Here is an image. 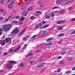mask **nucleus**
<instances>
[{
	"label": "nucleus",
	"mask_w": 75,
	"mask_h": 75,
	"mask_svg": "<svg viewBox=\"0 0 75 75\" xmlns=\"http://www.w3.org/2000/svg\"><path fill=\"white\" fill-rule=\"evenodd\" d=\"M11 26H12V24H8L3 25V27L4 28V30L5 31H9L11 28Z\"/></svg>",
	"instance_id": "obj_1"
},
{
	"label": "nucleus",
	"mask_w": 75,
	"mask_h": 75,
	"mask_svg": "<svg viewBox=\"0 0 75 75\" xmlns=\"http://www.w3.org/2000/svg\"><path fill=\"white\" fill-rule=\"evenodd\" d=\"M62 2L64 4H68L69 2V0H57L56 2V4H59L60 3Z\"/></svg>",
	"instance_id": "obj_2"
},
{
	"label": "nucleus",
	"mask_w": 75,
	"mask_h": 75,
	"mask_svg": "<svg viewBox=\"0 0 75 75\" xmlns=\"http://www.w3.org/2000/svg\"><path fill=\"white\" fill-rule=\"evenodd\" d=\"M8 63L9 64H8L6 65V67H7L8 68L10 69L13 67L12 64H16V62L9 61H8Z\"/></svg>",
	"instance_id": "obj_3"
},
{
	"label": "nucleus",
	"mask_w": 75,
	"mask_h": 75,
	"mask_svg": "<svg viewBox=\"0 0 75 75\" xmlns=\"http://www.w3.org/2000/svg\"><path fill=\"white\" fill-rule=\"evenodd\" d=\"M18 28L17 27L15 28L13 31L11 33V34H12V35H14V34H15L16 33H18V32L19 31V30H18Z\"/></svg>",
	"instance_id": "obj_4"
},
{
	"label": "nucleus",
	"mask_w": 75,
	"mask_h": 75,
	"mask_svg": "<svg viewBox=\"0 0 75 75\" xmlns=\"http://www.w3.org/2000/svg\"><path fill=\"white\" fill-rule=\"evenodd\" d=\"M21 47V46H19L17 49H16L15 50H14L13 49H11L9 50V52L10 53H11L13 52H14V51L15 52H16V51H18L20 49V47Z\"/></svg>",
	"instance_id": "obj_5"
},
{
	"label": "nucleus",
	"mask_w": 75,
	"mask_h": 75,
	"mask_svg": "<svg viewBox=\"0 0 75 75\" xmlns=\"http://www.w3.org/2000/svg\"><path fill=\"white\" fill-rule=\"evenodd\" d=\"M13 23L16 24H19V25H23V22L20 21L19 22H17L16 21H14Z\"/></svg>",
	"instance_id": "obj_6"
},
{
	"label": "nucleus",
	"mask_w": 75,
	"mask_h": 75,
	"mask_svg": "<svg viewBox=\"0 0 75 75\" xmlns=\"http://www.w3.org/2000/svg\"><path fill=\"white\" fill-rule=\"evenodd\" d=\"M6 43H10L11 41V38H7L6 39Z\"/></svg>",
	"instance_id": "obj_7"
},
{
	"label": "nucleus",
	"mask_w": 75,
	"mask_h": 75,
	"mask_svg": "<svg viewBox=\"0 0 75 75\" xmlns=\"http://www.w3.org/2000/svg\"><path fill=\"white\" fill-rule=\"evenodd\" d=\"M13 7V1H12L8 5V7L9 8H11Z\"/></svg>",
	"instance_id": "obj_8"
},
{
	"label": "nucleus",
	"mask_w": 75,
	"mask_h": 75,
	"mask_svg": "<svg viewBox=\"0 0 75 75\" xmlns=\"http://www.w3.org/2000/svg\"><path fill=\"white\" fill-rule=\"evenodd\" d=\"M65 12V10L62 9L59 11V13L60 14H63Z\"/></svg>",
	"instance_id": "obj_9"
},
{
	"label": "nucleus",
	"mask_w": 75,
	"mask_h": 75,
	"mask_svg": "<svg viewBox=\"0 0 75 75\" xmlns=\"http://www.w3.org/2000/svg\"><path fill=\"white\" fill-rule=\"evenodd\" d=\"M64 21L62 20L57 22V23L58 24H61L62 23H64Z\"/></svg>",
	"instance_id": "obj_10"
},
{
	"label": "nucleus",
	"mask_w": 75,
	"mask_h": 75,
	"mask_svg": "<svg viewBox=\"0 0 75 75\" xmlns=\"http://www.w3.org/2000/svg\"><path fill=\"white\" fill-rule=\"evenodd\" d=\"M25 19V18L23 16H22L20 18L19 20L20 21H23Z\"/></svg>",
	"instance_id": "obj_11"
},
{
	"label": "nucleus",
	"mask_w": 75,
	"mask_h": 75,
	"mask_svg": "<svg viewBox=\"0 0 75 75\" xmlns=\"http://www.w3.org/2000/svg\"><path fill=\"white\" fill-rule=\"evenodd\" d=\"M39 6L40 7H45V4L43 3L39 5Z\"/></svg>",
	"instance_id": "obj_12"
},
{
	"label": "nucleus",
	"mask_w": 75,
	"mask_h": 75,
	"mask_svg": "<svg viewBox=\"0 0 75 75\" xmlns=\"http://www.w3.org/2000/svg\"><path fill=\"white\" fill-rule=\"evenodd\" d=\"M22 15L23 16H26L27 15V12H23L22 13Z\"/></svg>",
	"instance_id": "obj_13"
},
{
	"label": "nucleus",
	"mask_w": 75,
	"mask_h": 75,
	"mask_svg": "<svg viewBox=\"0 0 75 75\" xmlns=\"http://www.w3.org/2000/svg\"><path fill=\"white\" fill-rule=\"evenodd\" d=\"M19 67H25V64L24 63L21 64H19Z\"/></svg>",
	"instance_id": "obj_14"
},
{
	"label": "nucleus",
	"mask_w": 75,
	"mask_h": 75,
	"mask_svg": "<svg viewBox=\"0 0 75 75\" xmlns=\"http://www.w3.org/2000/svg\"><path fill=\"white\" fill-rule=\"evenodd\" d=\"M57 30H59L60 31V30H62V27H59L57 28Z\"/></svg>",
	"instance_id": "obj_15"
},
{
	"label": "nucleus",
	"mask_w": 75,
	"mask_h": 75,
	"mask_svg": "<svg viewBox=\"0 0 75 75\" xmlns=\"http://www.w3.org/2000/svg\"><path fill=\"white\" fill-rule=\"evenodd\" d=\"M11 17V16H9V17L8 18V19H6L5 20V22H7V21H8V20L10 18V17Z\"/></svg>",
	"instance_id": "obj_16"
},
{
	"label": "nucleus",
	"mask_w": 75,
	"mask_h": 75,
	"mask_svg": "<svg viewBox=\"0 0 75 75\" xmlns=\"http://www.w3.org/2000/svg\"><path fill=\"white\" fill-rule=\"evenodd\" d=\"M33 55V53H29L26 56V57H30V56H32Z\"/></svg>",
	"instance_id": "obj_17"
},
{
	"label": "nucleus",
	"mask_w": 75,
	"mask_h": 75,
	"mask_svg": "<svg viewBox=\"0 0 75 75\" xmlns=\"http://www.w3.org/2000/svg\"><path fill=\"white\" fill-rule=\"evenodd\" d=\"M3 28H1L0 29V35L3 34Z\"/></svg>",
	"instance_id": "obj_18"
},
{
	"label": "nucleus",
	"mask_w": 75,
	"mask_h": 75,
	"mask_svg": "<svg viewBox=\"0 0 75 75\" xmlns=\"http://www.w3.org/2000/svg\"><path fill=\"white\" fill-rule=\"evenodd\" d=\"M33 9V7H30L28 9V11H31V10H32Z\"/></svg>",
	"instance_id": "obj_19"
},
{
	"label": "nucleus",
	"mask_w": 75,
	"mask_h": 75,
	"mask_svg": "<svg viewBox=\"0 0 75 75\" xmlns=\"http://www.w3.org/2000/svg\"><path fill=\"white\" fill-rule=\"evenodd\" d=\"M5 44H6V43H5V41L4 40H2V42L1 45H4Z\"/></svg>",
	"instance_id": "obj_20"
},
{
	"label": "nucleus",
	"mask_w": 75,
	"mask_h": 75,
	"mask_svg": "<svg viewBox=\"0 0 75 75\" xmlns=\"http://www.w3.org/2000/svg\"><path fill=\"white\" fill-rule=\"evenodd\" d=\"M34 62H35V61L34 60H32L29 62V63L31 64H32L34 63Z\"/></svg>",
	"instance_id": "obj_21"
},
{
	"label": "nucleus",
	"mask_w": 75,
	"mask_h": 75,
	"mask_svg": "<svg viewBox=\"0 0 75 75\" xmlns=\"http://www.w3.org/2000/svg\"><path fill=\"white\" fill-rule=\"evenodd\" d=\"M46 46H51L52 45V43H48L46 44Z\"/></svg>",
	"instance_id": "obj_22"
},
{
	"label": "nucleus",
	"mask_w": 75,
	"mask_h": 75,
	"mask_svg": "<svg viewBox=\"0 0 75 75\" xmlns=\"http://www.w3.org/2000/svg\"><path fill=\"white\" fill-rule=\"evenodd\" d=\"M45 17L47 19H49V18H50V15H47L45 16Z\"/></svg>",
	"instance_id": "obj_23"
},
{
	"label": "nucleus",
	"mask_w": 75,
	"mask_h": 75,
	"mask_svg": "<svg viewBox=\"0 0 75 75\" xmlns=\"http://www.w3.org/2000/svg\"><path fill=\"white\" fill-rule=\"evenodd\" d=\"M72 60V58L71 57H69L66 59L67 61H71Z\"/></svg>",
	"instance_id": "obj_24"
},
{
	"label": "nucleus",
	"mask_w": 75,
	"mask_h": 75,
	"mask_svg": "<svg viewBox=\"0 0 75 75\" xmlns=\"http://www.w3.org/2000/svg\"><path fill=\"white\" fill-rule=\"evenodd\" d=\"M48 27V25H45V26L41 28H47V27Z\"/></svg>",
	"instance_id": "obj_25"
},
{
	"label": "nucleus",
	"mask_w": 75,
	"mask_h": 75,
	"mask_svg": "<svg viewBox=\"0 0 75 75\" xmlns=\"http://www.w3.org/2000/svg\"><path fill=\"white\" fill-rule=\"evenodd\" d=\"M40 35H44V31H41L40 32Z\"/></svg>",
	"instance_id": "obj_26"
},
{
	"label": "nucleus",
	"mask_w": 75,
	"mask_h": 75,
	"mask_svg": "<svg viewBox=\"0 0 75 75\" xmlns=\"http://www.w3.org/2000/svg\"><path fill=\"white\" fill-rule=\"evenodd\" d=\"M41 67H42L44 66V63H41L40 64Z\"/></svg>",
	"instance_id": "obj_27"
},
{
	"label": "nucleus",
	"mask_w": 75,
	"mask_h": 75,
	"mask_svg": "<svg viewBox=\"0 0 75 75\" xmlns=\"http://www.w3.org/2000/svg\"><path fill=\"white\" fill-rule=\"evenodd\" d=\"M28 45V44H26V45H24V47H23V49H25V48H26V47Z\"/></svg>",
	"instance_id": "obj_28"
},
{
	"label": "nucleus",
	"mask_w": 75,
	"mask_h": 75,
	"mask_svg": "<svg viewBox=\"0 0 75 75\" xmlns=\"http://www.w3.org/2000/svg\"><path fill=\"white\" fill-rule=\"evenodd\" d=\"M41 26V25H37L36 26L35 28H36V29H37V28H39V27H40Z\"/></svg>",
	"instance_id": "obj_29"
},
{
	"label": "nucleus",
	"mask_w": 75,
	"mask_h": 75,
	"mask_svg": "<svg viewBox=\"0 0 75 75\" xmlns=\"http://www.w3.org/2000/svg\"><path fill=\"white\" fill-rule=\"evenodd\" d=\"M69 3H73L74 0H69Z\"/></svg>",
	"instance_id": "obj_30"
},
{
	"label": "nucleus",
	"mask_w": 75,
	"mask_h": 75,
	"mask_svg": "<svg viewBox=\"0 0 75 75\" xmlns=\"http://www.w3.org/2000/svg\"><path fill=\"white\" fill-rule=\"evenodd\" d=\"M35 17L33 16H32L30 17V19L31 20H34V19Z\"/></svg>",
	"instance_id": "obj_31"
},
{
	"label": "nucleus",
	"mask_w": 75,
	"mask_h": 75,
	"mask_svg": "<svg viewBox=\"0 0 75 75\" xmlns=\"http://www.w3.org/2000/svg\"><path fill=\"white\" fill-rule=\"evenodd\" d=\"M37 37V35H34L31 38V39H33V38H34L35 37Z\"/></svg>",
	"instance_id": "obj_32"
},
{
	"label": "nucleus",
	"mask_w": 75,
	"mask_h": 75,
	"mask_svg": "<svg viewBox=\"0 0 75 75\" xmlns=\"http://www.w3.org/2000/svg\"><path fill=\"white\" fill-rule=\"evenodd\" d=\"M54 13L53 12H52L51 14V17H54Z\"/></svg>",
	"instance_id": "obj_33"
},
{
	"label": "nucleus",
	"mask_w": 75,
	"mask_h": 75,
	"mask_svg": "<svg viewBox=\"0 0 75 75\" xmlns=\"http://www.w3.org/2000/svg\"><path fill=\"white\" fill-rule=\"evenodd\" d=\"M64 63V61H61L59 62V64H62Z\"/></svg>",
	"instance_id": "obj_34"
},
{
	"label": "nucleus",
	"mask_w": 75,
	"mask_h": 75,
	"mask_svg": "<svg viewBox=\"0 0 75 75\" xmlns=\"http://www.w3.org/2000/svg\"><path fill=\"white\" fill-rule=\"evenodd\" d=\"M8 55V53L6 52L3 54V55H4V56H6V55Z\"/></svg>",
	"instance_id": "obj_35"
},
{
	"label": "nucleus",
	"mask_w": 75,
	"mask_h": 75,
	"mask_svg": "<svg viewBox=\"0 0 75 75\" xmlns=\"http://www.w3.org/2000/svg\"><path fill=\"white\" fill-rule=\"evenodd\" d=\"M47 33H48V32H47V31H44L43 33H44V35H45V34H47Z\"/></svg>",
	"instance_id": "obj_36"
},
{
	"label": "nucleus",
	"mask_w": 75,
	"mask_h": 75,
	"mask_svg": "<svg viewBox=\"0 0 75 75\" xmlns=\"http://www.w3.org/2000/svg\"><path fill=\"white\" fill-rule=\"evenodd\" d=\"M25 29H24L22 31V32L21 33V34H23L24 33V31H25Z\"/></svg>",
	"instance_id": "obj_37"
},
{
	"label": "nucleus",
	"mask_w": 75,
	"mask_h": 75,
	"mask_svg": "<svg viewBox=\"0 0 75 75\" xmlns=\"http://www.w3.org/2000/svg\"><path fill=\"white\" fill-rule=\"evenodd\" d=\"M35 12L37 13H39L38 14H41V13L39 11H36Z\"/></svg>",
	"instance_id": "obj_38"
},
{
	"label": "nucleus",
	"mask_w": 75,
	"mask_h": 75,
	"mask_svg": "<svg viewBox=\"0 0 75 75\" xmlns=\"http://www.w3.org/2000/svg\"><path fill=\"white\" fill-rule=\"evenodd\" d=\"M64 35V33H61V34L59 35V36H61V37H62L63 36V35Z\"/></svg>",
	"instance_id": "obj_39"
},
{
	"label": "nucleus",
	"mask_w": 75,
	"mask_h": 75,
	"mask_svg": "<svg viewBox=\"0 0 75 75\" xmlns=\"http://www.w3.org/2000/svg\"><path fill=\"white\" fill-rule=\"evenodd\" d=\"M72 8L71 7H69L68 8V10H72Z\"/></svg>",
	"instance_id": "obj_40"
},
{
	"label": "nucleus",
	"mask_w": 75,
	"mask_h": 75,
	"mask_svg": "<svg viewBox=\"0 0 75 75\" xmlns=\"http://www.w3.org/2000/svg\"><path fill=\"white\" fill-rule=\"evenodd\" d=\"M52 8L53 10H54V9H56V8H58V7H55Z\"/></svg>",
	"instance_id": "obj_41"
},
{
	"label": "nucleus",
	"mask_w": 75,
	"mask_h": 75,
	"mask_svg": "<svg viewBox=\"0 0 75 75\" xmlns=\"http://www.w3.org/2000/svg\"><path fill=\"white\" fill-rule=\"evenodd\" d=\"M36 68H41V66H40V65L39 66H37L36 67Z\"/></svg>",
	"instance_id": "obj_42"
},
{
	"label": "nucleus",
	"mask_w": 75,
	"mask_h": 75,
	"mask_svg": "<svg viewBox=\"0 0 75 75\" xmlns=\"http://www.w3.org/2000/svg\"><path fill=\"white\" fill-rule=\"evenodd\" d=\"M69 73H70V72L66 71L65 72V74H69Z\"/></svg>",
	"instance_id": "obj_43"
},
{
	"label": "nucleus",
	"mask_w": 75,
	"mask_h": 75,
	"mask_svg": "<svg viewBox=\"0 0 75 75\" xmlns=\"http://www.w3.org/2000/svg\"><path fill=\"white\" fill-rule=\"evenodd\" d=\"M19 18H20V16H16L15 17V18H17V19Z\"/></svg>",
	"instance_id": "obj_44"
},
{
	"label": "nucleus",
	"mask_w": 75,
	"mask_h": 75,
	"mask_svg": "<svg viewBox=\"0 0 75 75\" xmlns=\"http://www.w3.org/2000/svg\"><path fill=\"white\" fill-rule=\"evenodd\" d=\"M27 39L26 38H23V41H26V40Z\"/></svg>",
	"instance_id": "obj_45"
},
{
	"label": "nucleus",
	"mask_w": 75,
	"mask_h": 75,
	"mask_svg": "<svg viewBox=\"0 0 75 75\" xmlns=\"http://www.w3.org/2000/svg\"><path fill=\"white\" fill-rule=\"evenodd\" d=\"M4 1H3V0H1V4H3V3H4Z\"/></svg>",
	"instance_id": "obj_46"
},
{
	"label": "nucleus",
	"mask_w": 75,
	"mask_h": 75,
	"mask_svg": "<svg viewBox=\"0 0 75 75\" xmlns=\"http://www.w3.org/2000/svg\"><path fill=\"white\" fill-rule=\"evenodd\" d=\"M62 58V57L61 56H59V57H58L57 58V59H60L61 58Z\"/></svg>",
	"instance_id": "obj_47"
},
{
	"label": "nucleus",
	"mask_w": 75,
	"mask_h": 75,
	"mask_svg": "<svg viewBox=\"0 0 75 75\" xmlns=\"http://www.w3.org/2000/svg\"><path fill=\"white\" fill-rule=\"evenodd\" d=\"M49 39V40H50V41H51L52 40V39H53V38H50Z\"/></svg>",
	"instance_id": "obj_48"
},
{
	"label": "nucleus",
	"mask_w": 75,
	"mask_h": 75,
	"mask_svg": "<svg viewBox=\"0 0 75 75\" xmlns=\"http://www.w3.org/2000/svg\"><path fill=\"white\" fill-rule=\"evenodd\" d=\"M40 45H44V43H40Z\"/></svg>",
	"instance_id": "obj_49"
},
{
	"label": "nucleus",
	"mask_w": 75,
	"mask_h": 75,
	"mask_svg": "<svg viewBox=\"0 0 75 75\" xmlns=\"http://www.w3.org/2000/svg\"><path fill=\"white\" fill-rule=\"evenodd\" d=\"M48 41H50V40H49V39H47L46 40V42H48Z\"/></svg>",
	"instance_id": "obj_50"
},
{
	"label": "nucleus",
	"mask_w": 75,
	"mask_h": 75,
	"mask_svg": "<svg viewBox=\"0 0 75 75\" xmlns=\"http://www.w3.org/2000/svg\"><path fill=\"white\" fill-rule=\"evenodd\" d=\"M71 21H75V18H74L72 19Z\"/></svg>",
	"instance_id": "obj_51"
},
{
	"label": "nucleus",
	"mask_w": 75,
	"mask_h": 75,
	"mask_svg": "<svg viewBox=\"0 0 75 75\" xmlns=\"http://www.w3.org/2000/svg\"><path fill=\"white\" fill-rule=\"evenodd\" d=\"M72 70H75V67H74L72 69Z\"/></svg>",
	"instance_id": "obj_52"
},
{
	"label": "nucleus",
	"mask_w": 75,
	"mask_h": 75,
	"mask_svg": "<svg viewBox=\"0 0 75 75\" xmlns=\"http://www.w3.org/2000/svg\"><path fill=\"white\" fill-rule=\"evenodd\" d=\"M65 54H66V52H63L62 53V55H65Z\"/></svg>",
	"instance_id": "obj_53"
},
{
	"label": "nucleus",
	"mask_w": 75,
	"mask_h": 75,
	"mask_svg": "<svg viewBox=\"0 0 75 75\" xmlns=\"http://www.w3.org/2000/svg\"><path fill=\"white\" fill-rule=\"evenodd\" d=\"M21 8L22 9L24 8H25V6H22L21 7Z\"/></svg>",
	"instance_id": "obj_54"
},
{
	"label": "nucleus",
	"mask_w": 75,
	"mask_h": 75,
	"mask_svg": "<svg viewBox=\"0 0 75 75\" xmlns=\"http://www.w3.org/2000/svg\"><path fill=\"white\" fill-rule=\"evenodd\" d=\"M26 37H26V38L27 39H28V38L30 37V36H27Z\"/></svg>",
	"instance_id": "obj_55"
},
{
	"label": "nucleus",
	"mask_w": 75,
	"mask_h": 75,
	"mask_svg": "<svg viewBox=\"0 0 75 75\" xmlns=\"http://www.w3.org/2000/svg\"><path fill=\"white\" fill-rule=\"evenodd\" d=\"M44 71V70H43L42 71H40V72L41 73H42V72H43Z\"/></svg>",
	"instance_id": "obj_56"
},
{
	"label": "nucleus",
	"mask_w": 75,
	"mask_h": 75,
	"mask_svg": "<svg viewBox=\"0 0 75 75\" xmlns=\"http://www.w3.org/2000/svg\"><path fill=\"white\" fill-rule=\"evenodd\" d=\"M3 19V17H0V20H2Z\"/></svg>",
	"instance_id": "obj_57"
},
{
	"label": "nucleus",
	"mask_w": 75,
	"mask_h": 75,
	"mask_svg": "<svg viewBox=\"0 0 75 75\" xmlns=\"http://www.w3.org/2000/svg\"><path fill=\"white\" fill-rule=\"evenodd\" d=\"M4 71V70H2L0 71V72H3Z\"/></svg>",
	"instance_id": "obj_58"
},
{
	"label": "nucleus",
	"mask_w": 75,
	"mask_h": 75,
	"mask_svg": "<svg viewBox=\"0 0 75 75\" xmlns=\"http://www.w3.org/2000/svg\"><path fill=\"white\" fill-rule=\"evenodd\" d=\"M46 22H45L44 21H43V22H42V23L43 24H45V23H46Z\"/></svg>",
	"instance_id": "obj_59"
},
{
	"label": "nucleus",
	"mask_w": 75,
	"mask_h": 75,
	"mask_svg": "<svg viewBox=\"0 0 75 75\" xmlns=\"http://www.w3.org/2000/svg\"><path fill=\"white\" fill-rule=\"evenodd\" d=\"M61 71V69L58 70L57 71V72H59Z\"/></svg>",
	"instance_id": "obj_60"
},
{
	"label": "nucleus",
	"mask_w": 75,
	"mask_h": 75,
	"mask_svg": "<svg viewBox=\"0 0 75 75\" xmlns=\"http://www.w3.org/2000/svg\"><path fill=\"white\" fill-rule=\"evenodd\" d=\"M1 11H3V10L1 9H0V13H1Z\"/></svg>",
	"instance_id": "obj_61"
},
{
	"label": "nucleus",
	"mask_w": 75,
	"mask_h": 75,
	"mask_svg": "<svg viewBox=\"0 0 75 75\" xmlns=\"http://www.w3.org/2000/svg\"><path fill=\"white\" fill-rule=\"evenodd\" d=\"M2 42H3V40H2V41H0V44H1Z\"/></svg>",
	"instance_id": "obj_62"
},
{
	"label": "nucleus",
	"mask_w": 75,
	"mask_h": 75,
	"mask_svg": "<svg viewBox=\"0 0 75 75\" xmlns=\"http://www.w3.org/2000/svg\"><path fill=\"white\" fill-rule=\"evenodd\" d=\"M43 59H41L40 60V61H43Z\"/></svg>",
	"instance_id": "obj_63"
},
{
	"label": "nucleus",
	"mask_w": 75,
	"mask_h": 75,
	"mask_svg": "<svg viewBox=\"0 0 75 75\" xmlns=\"http://www.w3.org/2000/svg\"><path fill=\"white\" fill-rule=\"evenodd\" d=\"M26 4H29V2H27Z\"/></svg>",
	"instance_id": "obj_64"
}]
</instances>
